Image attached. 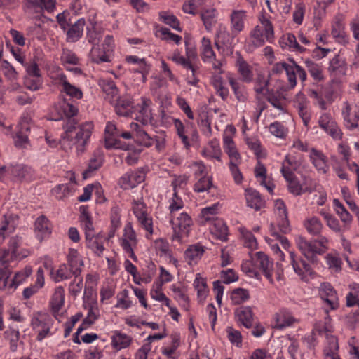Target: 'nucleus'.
Returning <instances> with one entry per match:
<instances>
[{
  "label": "nucleus",
  "mask_w": 359,
  "mask_h": 359,
  "mask_svg": "<svg viewBox=\"0 0 359 359\" xmlns=\"http://www.w3.org/2000/svg\"><path fill=\"white\" fill-rule=\"evenodd\" d=\"M250 297L249 292L247 290L243 288H237L232 291L231 299L234 304L238 305L248 300Z\"/></svg>",
  "instance_id": "obj_57"
},
{
  "label": "nucleus",
  "mask_w": 359,
  "mask_h": 359,
  "mask_svg": "<svg viewBox=\"0 0 359 359\" xmlns=\"http://www.w3.org/2000/svg\"><path fill=\"white\" fill-rule=\"evenodd\" d=\"M85 308L88 309V311L87 316L83 320V325H86V326H90L94 323L98 317L96 302H93L88 303L85 305Z\"/></svg>",
  "instance_id": "obj_54"
},
{
  "label": "nucleus",
  "mask_w": 359,
  "mask_h": 359,
  "mask_svg": "<svg viewBox=\"0 0 359 359\" xmlns=\"http://www.w3.org/2000/svg\"><path fill=\"white\" fill-rule=\"evenodd\" d=\"M84 25L85 20L82 18L74 22L67 32V41H77L82 36Z\"/></svg>",
  "instance_id": "obj_35"
},
{
  "label": "nucleus",
  "mask_w": 359,
  "mask_h": 359,
  "mask_svg": "<svg viewBox=\"0 0 359 359\" xmlns=\"http://www.w3.org/2000/svg\"><path fill=\"white\" fill-rule=\"evenodd\" d=\"M170 223L173 230L172 240L181 241L189 236L193 221L188 213L182 212L170 216Z\"/></svg>",
  "instance_id": "obj_3"
},
{
  "label": "nucleus",
  "mask_w": 359,
  "mask_h": 359,
  "mask_svg": "<svg viewBox=\"0 0 359 359\" xmlns=\"http://www.w3.org/2000/svg\"><path fill=\"white\" fill-rule=\"evenodd\" d=\"M79 210L81 213L79 219L85 233V238L93 236L95 234V231L88 207L87 205H81Z\"/></svg>",
  "instance_id": "obj_21"
},
{
  "label": "nucleus",
  "mask_w": 359,
  "mask_h": 359,
  "mask_svg": "<svg viewBox=\"0 0 359 359\" xmlns=\"http://www.w3.org/2000/svg\"><path fill=\"white\" fill-rule=\"evenodd\" d=\"M290 258L293 269L297 274L299 276H303L305 273H311V268L310 265L302 259H299L302 265V267H299V262L297 261V256L294 252H290Z\"/></svg>",
  "instance_id": "obj_42"
},
{
  "label": "nucleus",
  "mask_w": 359,
  "mask_h": 359,
  "mask_svg": "<svg viewBox=\"0 0 359 359\" xmlns=\"http://www.w3.org/2000/svg\"><path fill=\"white\" fill-rule=\"evenodd\" d=\"M228 81L237 100L241 102H245L247 100L248 95L246 92L243 89L241 88L240 83L232 76H229Z\"/></svg>",
  "instance_id": "obj_52"
},
{
  "label": "nucleus",
  "mask_w": 359,
  "mask_h": 359,
  "mask_svg": "<svg viewBox=\"0 0 359 359\" xmlns=\"http://www.w3.org/2000/svg\"><path fill=\"white\" fill-rule=\"evenodd\" d=\"M201 154L207 159H216L219 162L222 161V153L217 140L210 141L208 145L202 150Z\"/></svg>",
  "instance_id": "obj_33"
},
{
  "label": "nucleus",
  "mask_w": 359,
  "mask_h": 359,
  "mask_svg": "<svg viewBox=\"0 0 359 359\" xmlns=\"http://www.w3.org/2000/svg\"><path fill=\"white\" fill-rule=\"evenodd\" d=\"M350 287L352 291L348 292L346 296V305L348 306H353L355 304H359V285L353 283Z\"/></svg>",
  "instance_id": "obj_64"
},
{
  "label": "nucleus",
  "mask_w": 359,
  "mask_h": 359,
  "mask_svg": "<svg viewBox=\"0 0 359 359\" xmlns=\"http://www.w3.org/2000/svg\"><path fill=\"white\" fill-rule=\"evenodd\" d=\"M318 292L321 299L331 310L338 309L339 304L337 293L330 283L327 282L320 283Z\"/></svg>",
  "instance_id": "obj_10"
},
{
  "label": "nucleus",
  "mask_w": 359,
  "mask_h": 359,
  "mask_svg": "<svg viewBox=\"0 0 359 359\" xmlns=\"http://www.w3.org/2000/svg\"><path fill=\"white\" fill-rule=\"evenodd\" d=\"M304 226L307 232L313 236H320L323 225L317 217H311L305 219Z\"/></svg>",
  "instance_id": "obj_41"
},
{
  "label": "nucleus",
  "mask_w": 359,
  "mask_h": 359,
  "mask_svg": "<svg viewBox=\"0 0 359 359\" xmlns=\"http://www.w3.org/2000/svg\"><path fill=\"white\" fill-rule=\"evenodd\" d=\"M104 160V154L100 149L94 151L92 158L89 161L88 168L83 172L84 178L91 175V173L98 170L103 164Z\"/></svg>",
  "instance_id": "obj_27"
},
{
  "label": "nucleus",
  "mask_w": 359,
  "mask_h": 359,
  "mask_svg": "<svg viewBox=\"0 0 359 359\" xmlns=\"http://www.w3.org/2000/svg\"><path fill=\"white\" fill-rule=\"evenodd\" d=\"M309 158L318 173L326 174L328 172L327 158L321 151L312 148Z\"/></svg>",
  "instance_id": "obj_19"
},
{
  "label": "nucleus",
  "mask_w": 359,
  "mask_h": 359,
  "mask_svg": "<svg viewBox=\"0 0 359 359\" xmlns=\"http://www.w3.org/2000/svg\"><path fill=\"white\" fill-rule=\"evenodd\" d=\"M325 341L323 348L324 359H341L339 351V343L337 337L325 332Z\"/></svg>",
  "instance_id": "obj_18"
},
{
  "label": "nucleus",
  "mask_w": 359,
  "mask_h": 359,
  "mask_svg": "<svg viewBox=\"0 0 359 359\" xmlns=\"http://www.w3.org/2000/svg\"><path fill=\"white\" fill-rule=\"evenodd\" d=\"M150 295L152 299L163 302L166 306L170 307V299L162 292V283L154 284Z\"/></svg>",
  "instance_id": "obj_51"
},
{
  "label": "nucleus",
  "mask_w": 359,
  "mask_h": 359,
  "mask_svg": "<svg viewBox=\"0 0 359 359\" xmlns=\"http://www.w3.org/2000/svg\"><path fill=\"white\" fill-rule=\"evenodd\" d=\"M4 337L9 341L11 351H17L20 339L19 330L10 327L4 332Z\"/></svg>",
  "instance_id": "obj_50"
},
{
  "label": "nucleus",
  "mask_w": 359,
  "mask_h": 359,
  "mask_svg": "<svg viewBox=\"0 0 359 359\" xmlns=\"http://www.w3.org/2000/svg\"><path fill=\"white\" fill-rule=\"evenodd\" d=\"M2 72L4 76L11 81H13L18 79V73L13 66L8 62H3V65L0 68V72Z\"/></svg>",
  "instance_id": "obj_59"
},
{
  "label": "nucleus",
  "mask_w": 359,
  "mask_h": 359,
  "mask_svg": "<svg viewBox=\"0 0 359 359\" xmlns=\"http://www.w3.org/2000/svg\"><path fill=\"white\" fill-rule=\"evenodd\" d=\"M133 338L126 334L116 331L111 336V345L117 350L128 347L132 343Z\"/></svg>",
  "instance_id": "obj_38"
},
{
  "label": "nucleus",
  "mask_w": 359,
  "mask_h": 359,
  "mask_svg": "<svg viewBox=\"0 0 359 359\" xmlns=\"http://www.w3.org/2000/svg\"><path fill=\"white\" fill-rule=\"evenodd\" d=\"M29 130V127L27 123L21 124V129L17 133L15 139V144L16 147H23L28 142V137L25 132H27Z\"/></svg>",
  "instance_id": "obj_60"
},
{
  "label": "nucleus",
  "mask_w": 359,
  "mask_h": 359,
  "mask_svg": "<svg viewBox=\"0 0 359 359\" xmlns=\"http://www.w3.org/2000/svg\"><path fill=\"white\" fill-rule=\"evenodd\" d=\"M236 66L243 81L249 83L252 80L253 73L252 67L239 55L236 60Z\"/></svg>",
  "instance_id": "obj_36"
},
{
  "label": "nucleus",
  "mask_w": 359,
  "mask_h": 359,
  "mask_svg": "<svg viewBox=\"0 0 359 359\" xmlns=\"http://www.w3.org/2000/svg\"><path fill=\"white\" fill-rule=\"evenodd\" d=\"M238 33H233L231 29L229 31L224 25H219L216 33L215 45L217 50H220L222 45L226 47L231 46Z\"/></svg>",
  "instance_id": "obj_17"
},
{
  "label": "nucleus",
  "mask_w": 359,
  "mask_h": 359,
  "mask_svg": "<svg viewBox=\"0 0 359 359\" xmlns=\"http://www.w3.org/2000/svg\"><path fill=\"white\" fill-rule=\"evenodd\" d=\"M32 273V269L30 266H26L22 269L15 273L11 279L8 290L14 291L16 288L22 284Z\"/></svg>",
  "instance_id": "obj_30"
},
{
  "label": "nucleus",
  "mask_w": 359,
  "mask_h": 359,
  "mask_svg": "<svg viewBox=\"0 0 359 359\" xmlns=\"http://www.w3.org/2000/svg\"><path fill=\"white\" fill-rule=\"evenodd\" d=\"M152 101L147 97H142L140 102L137 104V113L136 120L142 125H148L151 123L153 119L151 105Z\"/></svg>",
  "instance_id": "obj_11"
},
{
  "label": "nucleus",
  "mask_w": 359,
  "mask_h": 359,
  "mask_svg": "<svg viewBox=\"0 0 359 359\" xmlns=\"http://www.w3.org/2000/svg\"><path fill=\"white\" fill-rule=\"evenodd\" d=\"M251 259L254 262L256 269L260 270L271 284H273V262L263 252H257Z\"/></svg>",
  "instance_id": "obj_7"
},
{
  "label": "nucleus",
  "mask_w": 359,
  "mask_h": 359,
  "mask_svg": "<svg viewBox=\"0 0 359 359\" xmlns=\"http://www.w3.org/2000/svg\"><path fill=\"white\" fill-rule=\"evenodd\" d=\"M274 320L276 322L275 326L279 330L291 326L297 321L292 313L286 309H280L276 313Z\"/></svg>",
  "instance_id": "obj_28"
},
{
  "label": "nucleus",
  "mask_w": 359,
  "mask_h": 359,
  "mask_svg": "<svg viewBox=\"0 0 359 359\" xmlns=\"http://www.w3.org/2000/svg\"><path fill=\"white\" fill-rule=\"evenodd\" d=\"M205 250L202 245L197 244L190 245L184 252V255L187 259L189 260V264L191 262H196L203 255Z\"/></svg>",
  "instance_id": "obj_49"
},
{
  "label": "nucleus",
  "mask_w": 359,
  "mask_h": 359,
  "mask_svg": "<svg viewBox=\"0 0 359 359\" xmlns=\"http://www.w3.org/2000/svg\"><path fill=\"white\" fill-rule=\"evenodd\" d=\"M318 125L326 133L334 140H341L342 132L334 118L329 113H323L318 119Z\"/></svg>",
  "instance_id": "obj_8"
},
{
  "label": "nucleus",
  "mask_w": 359,
  "mask_h": 359,
  "mask_svg": "<svg viewBox=\"0 0 359 359\" xmlns=\"http://www.w3.org/2000/svg\"><path fill=\"white\" fill-rule=\"evenodd\" d=\"M213 186L212 177L203 176L197 180L194 186V190L198 193L208 191Z\"/></svg>",
  "instance_id": "obj_53"
},
{
  "label": "nucleus",
  "mask_w": 359,
  "mask_h": 359,
  "mask_svg": "<svg viewBox=\"0 0 359 359\" xmlns=\"http://www.w3.org/2000/svg\"><path fill=\"white\" fill-rule=\"evenodd\" d=\"M282 175L287 182V189L290 193L294 196H300L303 193L304 185H302L294 172H289L283 168Z\"/></svg>",
  "instance_id": "obj_23"
},
{
  "label": "nucleus",
  "mask_w": 359,
  "mask_h": 359,
  "mask_svg": "<svg viewBox=\"0 0 359 359\" xmlns=\"http://www.w3.org/2000/svg\"><path fill=\"white\" fill-rule=\"evenodd\" d=\"M158 15L161 21L170 26L177 31H182L180 21L173 13L170 11H161L158 13Z\"/></svg>",
  "instance_id": "obj_48"
},
{
  "label": "nucleus",
  "mask_w": 359,
  "mask_h": 359,
  "mask_svg": "<svg viewBox=\"0 0 359 359\" xmlns=\"http://www.w3.org/2000/svg\"><path fill=\"white\" fill-rule=\"evenodd\" d=\"M116 114L119 116L128 117L134 111L133 97L129 95L119 96L114 104Z\"/></svg>",
  "instance_id": "obj_14"
},
{
  "label": "nucleus",
  "mask_w": 359,
  "mask_h": 359,
  "mask_svg": "<svg viewBox=\"0 0 359 359\" xmlns=\"http://www.w3.org/2000/svg\"><path fill=\"white\" fill-rule=\"evenodd\" d=\"M223 140L224 149L230 158V162L241 163V155L236 148L233 139L230 136H225Z\"/></svg>",
  "instance_id": "obj_37"
},
{
  "label": "nucleus",
  "mask_w": 359,
  "mask_h": 359,
  "mask_svg": "<svg viewBox=\"0 0 359 359\" xmlns=\"http://www.w3.org/2000/svg\"><path fill=\"white\" fill-rule=\"evenodd\" d=\"M291 64H287L285 74L287 76L288 87L293 89L297 83V76H298L301 82L304 83L307 79L306 70L299 65L293 59L290 60Z\"/></svg>",
  "instance_id": "obj_9"
},
{
  "label": "nucleus",
  "mask_w": 359,
  "mask_h": 359,
  "mask_svg": "<svg viewBox=\"0 0 359 359\" xmlns=\"http://www.w3.org/2000/svg\"><path fill=\"white\" fill-rule=\"evenodd\" d=\"M342 116L345 126L349 130H353L358 126L359 107L355 105L352 107L348 102H344Z\"/></svg>",
  "instance_id": "obj_13"
},
{
  "label": "nucleus",
  "mask_w": 359,
  "mask_h": 359,
  "mask_svg": "<svg viewBox=\"0 0 359 359\" xmlns=\"http://www.w3.org/2000/svg\"><path fill=\"white\" fill-rule=\"evenodd\" d=\"M212 233L217 239L225 241L227 240L228 228L224 221L217 219L210 229Z\"/></svg>",
  "instance_id": "obj_44"
},
{
  "label": "nucleus",
  "mask_w": 359,
  "mask_h": 359,
  "mask_svg": "<svg viewBox=\"0 0 359 359\" xmlns=\"http://www.w3.org/2000/svg\"><path fill=\"white\" fill-rule=\"evenodd\" d=\"M247 11L243 9H233L229 15L230 29L233 33H241L245 29Z\"/></svg>",
  "instance_id": "obj_16"
},
{
  "label": "nucleus",
  "mask_w": 359,
  "mask_h": 359,
  "mask_svg": "<svg viewBox=\"0 0 359 359\" xmlns=\"http://www.w3.org/2000/svg\"><path fill=\"white\" fill-rule=\"evenodd\" d=\"M297 245L302 255L311 263L317 264V254L322 255L327 250L328 239L325 236H319L318 239L307 241L303 237H299L296 240Z\"/></svg>",
  "instance_id": "obj_2"
},
{
  "label": "nucleus",
  "mask_w": 359,
  "mask_h": 359,
  "mask_svg": "<svg viewBox=\"0 0 359 359\" xmlns=\"http://www.w3.org/2000/svg\"><path fill=\"white\" fill-rule=\"evenodd\" d=\"M65 302V290L62 287L55 288V292L50 301L51 310L54 314L57 313Z\"/></svg>",
  "instance_id": "obj_39"
},
{
  "label": "nucleus",
  "mask_w": 359,
  "mask_h": 359,
  "mask_svg": "<svg viewBox=\"0 0 359 359\" xmlns=\"http://www.w3.org/2000/svg\"><path fill=\"white\" fill-rule=\"evenodd\" d=\"M98 85L108 99H114L118 94V89L115 82L111 79H100Z\"/></svg>",
  "instance_id": "obj_40"
},
{
  "label": "nucleus",
  "mask_w": 359,
  "mask_h": 359,
  "mask_svg": "<svg viewBox=\"0 0 359 359\" xmlns=\"http://www.w3.org/2000/svg\"><path fill=\"white\" fill-rule=\"evenodd\" d=\"M201 59L205 62H211L215 60V53L212 49L211 41L205 36L201 39V46L200 47Z\"/></svg>",
  "instance_id": "obj_34"
},
{
  "label": "nucleus",
  "mask_w": 359,
  "mask_h": 359,
  "mask_svg": "<svg viewBox=\"0 0 359 359\" xmlns=\"http://www.w3.org/2000/svg\"><path fill=\"white\" fill-rule=\"evenodd\" d=\"M194 286L197 290L198 297L204 299L208 293L207 284L205 278L196 276L194 282Z\"/></svg>",
  "instance_id": "obj_62"
},
{
  "label": "nucleus",
  "mask_w": 359,
  "mask_h": 359,
  "mask_svg": "<svg viewBox=\"0 0 359 359\" xmlns=\"http://www.w3.org/2000/svg\"><path fill=\"white\" fill-rule=\"evenodd\" d=\"M211 82L216 93L223 101L226 100L229 97V91L228 88L225 86L222 77L220 75H215L212 77Z\"/></svg>",
  "instance_id": "obj_43"
},
{
  "label": "nucleus",
  "mask_w": 359,
  "mask_h": 359,
  "mask_svg": "<svg viewBox=\"0 0 359 359\" xmlns=\"http://www.w3.org/2000/svg\"><path fill=\"white\" fill-rule=\"evenodd\" d=\"M245 199L248 206L257 211L264 206L265 203L262 198L260 194L250 188L245 190Z\"/></svg>",
  "instance_id": "obj_31"
},
{
  "label": "nucleus",
  "mask_w": 359,
  "mask_h": 359,
  "mask_svg": "<svg viewBox=\"0 0 359 359\" xmlns=\"http://www.w3.org/2000/svg\"><path fill=\"white\" fill-rule=\"evenodd\" d=\"M347 70V64L345 59L339 55H335L330 60L327 71L332 76H344Z\"/></svg>",
  "instance_id": "obj_22"
},
{
  "label": "nucleus",
  "mask_w": 359,
  "mask_h": 359,
  "mask_svg": "<svg viewBox=\"0 0 359 359\" xmlns=\"http://www.w3.org/2000/svg\"><path fill=\"white\" fill-rule=\"evenodd\" d=\"M241 270L243 273H245L247 276L250 278H255L257 280L261 279V276L259 273L257 271L256 268L255 267L254 262L252 259L251 261L246 260L243 262L241 264Z\"/></svg>",
  "instance_id": "obj_58"
},
{
  "label": "nucleus",
  "mask_w": 359,
  "mask_h": 359,
  "mask_svg": "<svg viewBox=\"0 0 359 359\" xmlns=\"http://www.w3.org/2000/svg\"><path fill=\"white\" fill-rule=\"evenodd\" d=\"M104 240L105 238L102 233H98L93 235V236L86 238V244L87 248L91 249L95 254L100 256L104 250Z\"/></svg>",
  "instance_id": "obj_32"
},
{
  "label": "nucleus",
  "mask_w": 359,
  "mask_h": 359,
  "mask_svg": "<svg viewBox=\"0 0 359 359\" xmlns=\"http://www.w3.org/2000/svg\"><path fill=\"white\" fill-rule=\"evenodd\" d=\"M34 231L36 238L40 242L49 237L52 232V226L46 216L41 215L37 217L34 224Z\"/></svg>",
  "instance_id": "obj_15"
},
{
  "label": "nucleus",
  "mask_w": 359,
  "mask_h": 359,
  "mask_svg": "<svg viewBox=\"0 0 359 359\" xmlns=\"http://www.w3.org/2000/svg\"><path fill=\"white\" fill-rule=\"evenodd\" d=\"M201 19L207 32H212L217 22L218 12L215 8L203 10L200 13Z\"/></svg>",
  "instance_id": "obj_25"
},
{
  "label": "nucleus",
  "mask_w": 359,
  "mask_h": 359,
  "mask_svg": "<svg viewBox=\"0 0 359 359\" xmlns=\"http://www.w3.org/2000/svg\"><path fill=\"white\" fill-rule=\"evenodd\" d=\"M120 245L123 251L127 253L133 261L137 262V258L135 255L134 248H135L137 245V238L131 222H128L125 225L123 233L120 240Z\"/></svg>",
  "instance_id": "obj_6"
},
{
  "label": "nucleus",
  "mask_w": 359,
  "mask_h": 359,
  "mask_svg": "<svg viewBox=\"0 0 359 359\" xmlns=\"http://www.w3.org/2000/svg\"><path fill=\"white\" fill-rule=\"evenodd\" d=\"M304 64L310 76L316 83L323 82L325 80L322 65L309 59L304 61Z\"/></svg>",
  "instance_id": "obj_29"
},
{
  "label": "nucleus",
  "mask_w": 359,
  "mask_h": 359,
  "mask_svg": "<svg viewBox=\"0 0 359 359\" xmlns=\"http://www.w3.org/2000/svg\"><path fill=\"white\" fill-rule=\"evenodd\" d=\"M172 120L178 136L181 139L184 147L189 149L191 145L189 138L185 134V128L183 123L179 118H172Z\"/></svg>",
  "instance_id": "obj_55"
},
{
  "label": "nucleus",
  "mask_w": 359,
  "mask_h": 359,
  "mask_svg": "<svg viewBox=\"0 0 359 359\" xmlns=\"http://www.w3.org/2000/svg\"><path fill=\"white\" fill-rule=\"evenodd\" d=\"M60 110L66 117L62 123L64 132L60 140L62 147L68 150L74 147L77 154L83 153L93 130V123L85 122L79 125L78 121L74 117L78 113V108L66 100L60 104Z\"/></svg>",
  "instance_id": "obj_1"
},
{
  "label": "nucleus",
  "mask_w": 359,
  "mask_h": 359,
  "mask_svg": "<svg viewBox=\"0 0 359 359\" xmlns=\"http://www.w3.org/2000/svg\"><path fill=\"white\" fill-rule=\"evenodd\" d=\"M72 276H74L72 270L66 264H62L56 271L55 276H54V280L55 282H60L62 280L69 279L72 278Z\"/></svg>",
  "instance_id": "obj_63"
},
{
  "label": "nucleus",
  "mask_w": 359,
  "mask_h": 359,
  "mask_svg": "<svg viewBox=\"0 0 359 359\" xmlns=\"http://www.w3.org/2000/svg\"><path fill=\"white\" fill-rule=\"evenodd\" d=\"M270 133L278 138H285L288 133V130L285 126L278 121H275L269 126Z\"/></svg>",
  "instance_id": "obj_61"
},
{
  "label": "nucleus",
  "mask_w": 359,
  "mask_h": 359,
  "mask_svg": "<svg viewBox=\"0 0 359 359\" xmlns=\"http://www.w3.org/2000/svg\"><path fill=\"white\" fill-rule=\"evenodd\" d=\"M252 46L254 48L261 47L264 45L266 41L265 38V32H263L260 25L255 26L250 34Z\"/></svg>",
  "instance_id": "obj_46"
},
{
  "label": "nucleus",
  "mask_w": 359,
  "mask_h": 359,
  "mask_svg": "<svg viewBox=\"0 0 359 359\" xmlns=\"http://www.w3.org/2000/svg\"><path fill=\"white\" fill-rule=\"evenodd\" d=\"M67 265L72 270L74 276L77 278L81 272L83 262L77 250L70 248L67 257Z\"/></svg>",
  "instance_id": "obj_24"
},
{
  "label": "nucleus",
  "mask_w": 359,
  "mask_h": 359,
  "mask_svg": "<svg viewBox=\"0 0 359 359\" xmlns=\"http://www.w3.org/2000/svg\"><path fill=\"white\" fill-rule=\"evenodd\" d=\"M259 21L265 32V38L267 42L272 43L274 39V29L271 20L264 14L259 17Z\"/></svg>",
  "instance_id": "obj_47"
},
{
  "label": "nucleus",
  "mask_w": 359,
  "mask_h": 359,
  "mask_svg": "<svg viewBox=\"0 0 359 359\" xmlns=\"http://www.w3.org/2000/svg\"><path fill=\"white\" fill-rule=\"evenodd\" d=\"M283 43L292 51L303 53L306 50V48L299 44L296 36L293 34H287L283 38Z\"/></svg>",
  "instance_id": "obj_56"
},
{
  "label": "nucleus",
  "mask_w": 359,
  "mask_h": 359,
  "mask_svg": "<svg viewBox=\"0 0 359 359\" xmlns=\"http://www.w3.org/2000/svg\"><path fill=\"white\" fill-rule=\"evenodd\" d=\"M54 320L52 317L45 312H36L33 314L31 320V326L34 332L37 334L36 339L41 341L50 334V329Z\"/></svg>",
  "instance_id": "obj_5"
},
{
  "label": "nucleus",
  "mask_w": 359,
  "mask_h": 359,
  "mask_svg": "<svg viewBox=\"0 0 359 359\" xmlns=\"http://www.w3.org/2000/svg\"><path fill=\"white\" fill-rule=\"evenodd\" d=\"M145 179L144 173L140 170H130L125 173L119 180V185L123 189H130L142 183Z\"/></svg>",
  "instance_id": "obj_12"
},
{
  "label": "nucleus",
  "mask_w": 359,
  "mask_h": 359,
  "mask_svg": "<svg viewBox=\"0 0 359 359\" xmlns=\"http://www.w3.org/2000/svg\"><path fill=\"white\" fill-rule=\"evenodd\" d=\"M302 163V161L300 158H298L293 155L287 154L282 162L280 172L283 174V168L287 170L289 172L296 171L301 167Z\"/></svg>",
  "instance_id": "obj_45"
},
{
  "label": "nucleus",
  "mask_w": 359,
  "mask_h": 359,
  "mask_svg": "<svg viewBox=\"0 0 359 359\" xmlns=\"http://www.w3.org/2000/svg\"><path fill=\"white\" fill-rule=\"evenodd\" d=\"M235 316L238 322L246 328L253 325L254 315L250 306H241L235 311Z\"/></svg>",
  "instance_id": "obj_26"
},
{
  "label": "nucleus",
  "mask_w": 359,
  "mask_h": 359,
  "mask_svg": "<svg viewBox=\"0 0 359 359\" xmlns=\"http://www.w3.org/2000/svg\"><path fill=\"white\" fill-rule=\"evenodd\" d=\"M114 48L112 36L107 35L101 46L97 44L92 47L89 53L90 61L96 64L110 62L113 57Z\"/></svg>",
  "instance_id": "obj_4"
},
{
  "label": "nucleus",
  "mask_w": 359,
  "mask_h": 359,
  "mask_svg": "<svg viewBox=\"0 0 359 359\" xmlns=\"http://www.w3.org/2000/svg\"><path fill=\"white\" fill-rule=\"evenodd\" d=\"M57 84L62 87L61 91L65 93L67 95L79 100L83 97L82 90L79 88L71 84L68 81L65 74H58Z\"/></svg>",
  "instance_id": "obj_20"
}]
</instances>
